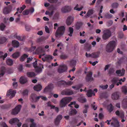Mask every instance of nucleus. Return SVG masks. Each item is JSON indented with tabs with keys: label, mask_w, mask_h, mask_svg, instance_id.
I'll return each mask as SVG.
<instances>
[{
	"label": "nucleus",
	"mask_w": 127,
	"mask_h": 127,
	"mask_svg": "<svg viewBox=\"0 0 127 127\" xmlns=\"http://www.w3.org/2000/svg\"><path fill=\"white\" fill-rule=\"evenodd\" d=\"M42 88V86L40 84H38L33 87V89L35 91H40Z\"/></svg>",
	"instance_id": "26"
},
{
	"label": "nucleus",
	"mask_w": 127,
	"mask_h": 127,
	"mask_svg": "<svg viewBox=\"0 0 127 127\" xmlns=\"http://www.w3.org/2000/svg\"><path fill=\"white\" fill-rule=\"evenodd\" d=\"M93 95L94 96L95 95V93L91 89H89L87 91L86 95L88 97H91Z\"/></svg>",
	"instance_id": "21"
},
{
	"label": "nucleus",
	"mask_w": 127,
	"mask_h": 127,
	"mask_svg": "<svg viewBox=\"0 0 127 127\" xmlns=\"http://www.w3.org/2000/svg\"><path fill=\"white\" fill-rule=\"evenodd\" d=\"M71 10L70 6H65L61 9L63 13H65L70 11Z\"/></svg>",
	"instance_id": "18"
},
{
	"label": "nucleus",
	"mask_w": 127,
	"mask_h": 127,
	"mask_svg": "<svg viewBox=\"0 0 127 127\" xmlns=\"http://www.w3.org/2000/svg\"><path fill=\"white\" fill-rule=\"evenodd\" d=\"M59 16V13L58 12H56L53 17V20H56L58 19Z\"/></svg>",
	"instance_id": "45"
},
{
	"label": "nucleus",
	"mask_w": 127,
	"mask_h": 127,
	"mask_svg": "<svg viewBox=\"0 0 127 127\" xmlns=\"http://www.w3.org/2000/svg\"><path fill=\"white\" fill-rule=\"evenodd\" d=\"M78 100L81 103H84L86 101V99L83 97H80L78 99Z\"/></svg>",
	"instance_id": "39"
},
{
	"label": "nucleus",
	"mask_w": 127,
	"mask_h": 127,
	"mask_svg": "<svg viewBox=\"0 0 127 127\" xmlns=\"http://www.w3.org/2000/svg\"><path fill=\"white\" fill-rule=\"evenodd\" d=\"M122 92L125 94L127 93V88L126 86H123L122 88Z\"/></svg>",
	"instance_id": "54"
},
{
	"label": "nucleus",
	"mask_w": 127,
	"mask_h": 127,
	"mask_svg": "<svg viewBox=\"0 0 127 127\" xmlns=\"http://www.w3.org/2000/svg\"><path fill=\"white\" fill-rule=\"evenodd\" d=\"M44 52V51L42 47L40 46L38 47L36 50L35 53L36 54H39Z\"/></svg>",
	"instance_id": "16"
},
{
	"label": "nucleus",
	"mask_w": 127,
	"mask_h": 127,
	"mask_svg": "<svg viewBox=\"0 0 127 127\" xmlns=\"http://www.w3.org/2000/svg\"><path fill=\"white\" fill-rule=\"evenodd\" d=\"M119 97V93L117 92H116L113 93L111 95V98L113 100L118 99Z\"/></svg>",
	"instance_id": "14"
},
{
	"label": "nucleus",
	"mask_w": 127,
	"mask_h": 127,
	"mask_svg": "<svg viewBox=\"0 0 127 127\" xmlns=\"http://www.w3.org/2000/svg\"><path fill=\"white\" fill-rule=\"evenodd\" d=\"M67 69V66L65 65H63L60 66V67L58 69V72L61 73L65 72Z\"/></svg>",
	"instance_id": "12"
},
{
	"label": "nucleus",
	"mask_w": 127,
	"mask_h": 127,
	"mask_svg": "<svg viewBox=\"0 0 127 127\" xmlns=\"http://www.w3.org/2000/svg\"><path fill=\"white\" fill-rule=\"evenodd\" d=\"M14 36L17 39L19 40L23 41V38H21L20 36H17L16 34Z\"/></svg>",
	"instance_id": "56"
},
{
	"label": "nucleus",
	"mask_w": 127,
	"mask_h": 127,
	"mask_svg": "<svg viewBox=\"0 0 127 127\" xmlns=\"http://www.w3.org/2000/svg\"><path fill=\"white\" fill-rule=\"evenodd\" d=\"M19 81L21 84H24L27 82V78L23 76L20 78Z\"/></svg>",
	"instance_id": "23"
},
{
	"label": "nucleus",
	"mask_w": 127,
	"mask_h": 127,
	"mask_svg": "<svg viewBox=\"0 0 127 127\" xmlns=\"http://www.w3.org/2000/svg\"><path fill=\"white\" fill-rule=\"evenodd\" d=\"M78 6V4H77L76 6L74 8V9L78 11H81L82 9V7L80 8H77V7Z\"/></svg>",
	"instance_id": "57"
},
{
	"label": "nucleus",
	"mask_w": 127,
	"mask_h": 127,
	"mask_svg": "<svg viewBox=\"0 0 127 127\" xmlns=\"http://www.w3.org/2000/svg\"><path fill=\"white\" fill-rule=\"evenodd\" d=\"M48 9L50 10L51 11H54V10L56 9V7L53 6V5H51L49 6L48 8Z\"/></svg>",
	"instance_id": "52"
},
{
	"label": "nucleus",
	"mask_w": 127,
	"mask_h": 127,
	"mask_svg": "<svg viewBox=\"0 0 127 127\" xmlns=\"http://www.w3.org/2000/svg\"><path fill=\"white\" fill-rule=\"evenodd\" d=\"M12 44L13 46L15 48H18L19 46V42L15 40H13L12 42Z\"/></svg>",
	"instance_id": "22"
},
{
	"label": "nucleus",
	"mask_w": 127,
	"mask_h": 127,
	"mask_svg": "<svg viewBox=\"0 0 127 127\" xmlns=\"http://www.w3.org/2000/svg\"><path fill=\"white\" fill-rule=\"evenodd\" d=\"M125 70L124 69H122V70H117L116 71V73L119 76H123L125 73Z\"/></svg>",
	"instance_id": "19"
},
{
	"label": "nucleus",
	"mask_w": 127,
	"mask_h": 127,
	"mask_svg": "<svg viewBox=\"0 0 127 127\" xmlns=\"http://www.w3.org/2000/svg\"><path fill=\"white\" fill-rule=\"evenodd\" d=\"M111 125L113 127H119V122L117 119L115 117L112 118V121L110 123Z\"/></svg>",
	"instance_id": "6"
},
{
	"label": "nucleus",
	"mask_w": 127,
	"mask_h": 127,
	"mask_svg": "<svg viewBox=\"0 0 127 127\" xmlns=\"http://www.w3.org/2000/svg\"><path fill=\"white\" fill-rule=\"evenodd\" d=\"M93 11V10L92 9L89 10L86 15V17L87 18L88 17L92 15L94 13Z\"/></svg>",
	"instance_id": "37"
},
{
	"label": "nucleus",
	"mask_w": 127,
	"mask_h": 127,
	"mask_svg": "<svg viewBox=\"0 0 127 127\" xmlns=\"http://www.w3.org/2000/svg\"><path fill=\"white\" fill-rule=\"evenodd\" d=\"M30 100L32 102H36L38 101L39 99V96H37L36 94L32 93L30 95Z\"/></svg>",
	"instance_id": "7"
},
{
	"label": "nucleus",
	"mask_w": 127,
	"mask_h": 127,
	"mask_svg": "<svg viewBox=\"0 0 127 127\" xmlns=\"http://www.w3.org/2000/svg\"><path fill=\"white\" fill-rule=\"evenodd\" d=\"M65 81L64 80H62L56 83V85L60 87L62 86L65 87Z\"/></svg>",
	"instance_id": "24"
},
{
	"label": "nucleus",
	"mask_w": 127,
	"mask_h": 127,
	"mask_svg": "<svg viewBox=\"0 0 127 127\" xmlns=\"http://www.w3.org/2000/svg\"><path fill=\"white\" fill-rule=\"evenodd\" d=\"M27 76L29 77H33L36 76L35 73L34 72H28L27 73Z\"/></svg>",
	"instance_id": "34"
},
{
	"label": "nucleus",
	"mask_w": 127,
	"mask_h": 127,
	"mask_svg": "<svg viewBox=\"0 0 127 127\" xmlns=\"http://www.w3.org/2000/svg\"><path fill=\"white\" fill-rule=\"evenodd\" d=\"M29 13V11L28 9L25 10L23 12V14L24 15H27Z\"/></svg>",
	"instance_id": "58"
},
{
	"label": "nucleus",
	"mask_w": 127,
	"mask_h": 127,
	"mask_svg": "<svg viewBox=\"0 0 127 127\" xmlns=\"http://www.w3.org/2000/svg\"><path fill=\"white\" fill-rule=\"evenodd\" d=\"M122 105L124 108H127V98L124 99L122 102Z\"/></svg>",
	"instance_id": "38"
},
{
	"label": "nucleus",
	"mask_w": 127,
	"mask_h": 127,
	"mask_svg": "<svg viewBox=\"0 0 127 127\" xmlns=\"http://www.w3.org/2000/svg\"><path fill=\"white\" fill-rule=\"evenodd\" d=\"M92 73L91 72H88L85 78L87 82H89L94 80V79L92 77Z\"/></svg>",
	"instance_id": "9"
},
{
	"label": "nucleus",
	"mask_w": 127,
	"mask_h": 127,
	"mask_svg": "<svg viewBox=\"0 0 127 127\" xmlns=\"http://www.w3.org/2000/svg\"><path fill=\"white\" fill-rule=\"evenodd\" d=\"M31 27L30 26L26 25L25 26L26 30L27 31H29L31 29Z\"/></svg>",
	"instance_id": "63"
},
{
	"label": "nucleus",
	"mask_w": 127,
	"mask_h": 127,
	"mask_svg": "<svg viewBox=\"0 0 127 127\" xmlns=\"http://www.w3.org/2000/svg\"><path fill=\"white\" fill-rule=\"evenodd\" d=\"M29 11V13L30 12L31 14L34 11V9L33 7H31L30 9H28Z\"/></svg>",
	"instance_id": "64"
},
{
	"label": "nucleus",
	"mask_w": 127,
	"mask_h": 127,
	"mask_svg": "<svg viewBox=\"0 0 127 127\" xmlns=\"http://www.w3.org/2000/svg\"><path fill=\"white\" fill-rule=\"evenodd\" d=\"M12 8L11 6L5 7L3 9V13L4 14H8L11 11Z\"/></svg>",
	"instance_id": "15"
},
{
	"label": "nucleus",
	"mask_w": 127,
	"mask_h": 127,
	"mask_svg": "<svg viewBox=\"0 0 127 127\" xmlns=\"http://www.w3.org/2000/svg\"><path fill=\"white\" fill-rule=\"evenodd\" d=\"M108 111L110 112H111L113 110L114 107L111 103H110L108 105L107 108Z\"/></svg>",
	"instance_id": "36"
},
{
	"label": "nucleus",
	"mask_w": 127,
	"mask_h": 127,
	"mask_svg": "<svg viewBox=\"0 0 127 127\" xmlns=\"http://www.w3.org/2000/svg\"><path fill=\"white\" fill-rule=\"evenodd\" d=\"M77 113L76 110L75 109H71L68 112V114L70 116H72L76 114Z\"/></svg>",
	"instance_id": "25"
},
{
	"label": "nucleus",
	"mask_w": 127,
	"mask_h": 127,
	"mask_svg": "<svg viewBox=\"0 0 127 127\" xmlns=\"http://www.w3.org/2000/svg\"><path fill=\"white\" fill-rule=\"evenodd\" d=\"M19 71H21L23 70V65L22 64H20L18 68Z\"/></svg>",
	"instance_id": "59"
},
{
	"label": "nucleus",
	"mask_w": 127,
	"mask_h": 127,
	"mask_svg": "<svg viewBox=\"0 0 127 127\" xmlns=\"http://www.w3.org/2000/svg\"><path fill=\"white\" fill-rule=\"evenodd\" d=\"M37 62V61L36 60L35 62L33 63V66L35 68V71L37 73L41 72L42 71L41 67H42V68H43V66L42 64H40L39 66H38Z\"/></svg>",
	"instance_id": "5"
},
{
	"label": "nucleus",
	"mask_w": 127,
	"mask_h": 127,
	"mask_svg": "<svg viewBox=\"0 0 127 127\" xmlns=\"http://www.w3.org/2000/svg\"><path fill=\"white\" fill-rule=\"evenodd\" d=\"M65 28L64 26H61L58 27L55 33V36L57 37L59 35H62L64 33Z\"/></svg>",
	"instance_id": "4"
},
{
	"label": "nucleus",
	"mask_w": 127,
	"mask_h": 127,
	"mask_svg": "<svg viewBox=\"0 0 127 127\" xmlns=\"http://www.w3.org/2000/svg\"><path fill=\"white\" fill-rule=\"evenodd\" d=\"M6 71V68L4 66H2L1 68L0 77L2 76L5 74Z\"/></svg>",
	"instance_id": "27"
},
{
	"label": "nucleus",
	"mask_w": 127,
	"mask_h": 127,
	"mask_svg": "<svg viewBox=\"0 0 127 127\" xmlns=\"http://www.w3.org/2000/svg\"><path fill=\"white\" fill-rule=\"evenodd\" d=\"M83 86L82 84H80L76 86H72V88L76 90H79L80 88Z\"/></svg>",
	"instance_id": "32"
},
{
	"label": "nucleus",
	"mask_w": 127,
	"mask_h": 127,
	"mask_svg": "<svg viewBox=\"0 0 127 127\" xmlns=\"http://www.w3.org/2000/svg\"><path fill=\"white\" fill-rule=\"evenodd\" d=\"M111 31L107 29L103 31L102 38L104 40H106L109 38L111 36Z\"/></svg>",
	"instance_id": "2"
},
{
	"label": "nucleus",
	"mask_w": 127,
	"mask_h": 127,
	"mask_svg": "<svg viewBox=\"0 0 127 127\" xmlns=\"http://www.w3.org/2000/svg\"><path fill=\"white\" fill-rule=\"evenodd\" d=\"M119 6V4L117 2L113 3L111 5V7L114 9L117 8Z\"/></svg>",
	"instance_id": "42"
},
{
	"label": "nucleus",
	"mask_w": 127,
	"mask_h": 127,
	"mask_svg": "<svg viewBox=\"0 0 127 127\" xmlns=\"http://www.w3.org/2000/svg\"><path fill=\"white\" fill-rule=\"evenodd\" d=\"M127 58L125 57H123L121 58L117 63L119 64H121L122 63L125 62L127 60Z\"/></svg>",
	"instance_id": "30"
},
{
	"label": "nucleus",
	"mask_w": 127,
	"mask_h": 127,
	"mask_svg": "<svg viewBox=\"0 0 127 127\" xmlns=\"http://www.w3.org/2000/svg\"><path fill=\"white\" fill-rule=\"evenodd\" d=\"M68 57L67 55L64 54H62L60 56V58L62 59H67Z\"/></svg>",
	"instance_id": "47"
},
{
	"label": "nucleus",
	"mask_w": 127,
	"mask_h": 127,
	"mask_svg": "<svg viewBox=\"0 0 127 127\" xmlns=\"http://www.w3.org/2000/svg\"><path fill=\"white\" fill-rule=\"evenodd\" d=\"M20 55V53L19 52H16L13 54L12 56L14 59L17 58Z\"/></svg>",
	"instance_id": "44"
},
{
	"label": "nucleus",
	"mask_w": 127,
	"mask_h": 127,
	"mask_svg": "<svg viewBox=\"0 0 127 127\" xmlns=\"http://www.w3.org/2000/svg\"><path fill=\"white\" fill-rule=\"evenodd\" d=\"M108 87V85H101L100 86V87L102 88L103 89H107Z\"/></svg>",
	"instance_id": "61"
},
{
	"label": "nucleus",
	"mask_w": 127,
	"mask_h": 127,
	"mask_svg": "<svg viewBox=\"0 0 127 127\" xmlns=\"http://www.w3.org/2000/svg\"><path fill=\"white\" fill-rule=\"evenodd\" d=\"M116 44V42L112 40L109 42L106 46V51L108 52H112L114 49Z\"/></svg>",
	"instance_id": "1"
},
{
	"label": "nucleus",
	"mask_w": 127,
	"mask_h": 127,
	"mask_svg": "<svg viewBox=\"0 0 127 127\" xmlns=\"http://www.w3.org/2000/svg\"><path fill=\"white\" fill-rule=\"evenodd\" d=\"M53 87V85L52 84H49L44 88V91L45 92L50 91Z\"/></svg>",
	"instance_id": "17"
},
{
	"label": "nucleus",
	"mask_w": 127,
	"mask_h": 127,
	"mask_svg": "<svg viewBox=\"0 0 127 127\" xmlns=\"http://www.w3.org/2000/svg\"><path fill=\"white\" fill-rule=\"evenodd\" d=\"M62 118V116L61 115H59L57 116L55 120V124L56 125H58L59 124Z\"/></svg>",
	"instance_id": "20"
},
{
	"label": "nucleus",
	"mask_w": 127,
	"mask_h": 127,
	"mask_svg": "<svg viewBox=\"0 0 127 127\" xmlns=\"http://www.w3.org/2000/svg\"><path fill=\"white\" fill-rule=\"evenodd\" d=\"M89 106L88 105H85V109L83 111V113H87L88 108Z\"/></svg>",
	"instance_id": "53"
},
{
	"label": "nucleus",
	"mask_w": 127,
	"mask_h": 127,
	"mask_svg": "<svg viewBox=\"0 0 127 127\" xmlns=\"http://www.w3.org/2000/svg\"><path fill=\"white\" fill-rule=\"evenodd\" d=\"M0 108L2 109H7L9 107V106L8 105H4L0 106Z\"/></svg>",
	"instance_id": "48"
},
{
	"label": "nucleus",
	"mask_w": 127,
	"mask_h": 127,
	"mask_svg": "<svg viewBox=\"0 0 127 127\" xmlns=\"http://www.w3.org/2000/svg\"><path fill=\"white\" fill-rule=\"evenodd\" d=\"M73 30L72 28L70 27L69 28V32L70 33L68 34L70 36H72V34L73 32Z\"/></svg>",
	"instance_id": "51"
},
{
	"label": "nucleus",
	"mask_w": 127,
	"mask_h": 127,
	"mask_svg": "<svg viewBox=\"0 0 127 127\" xmlns=\"http://www.w3.org/2000/svg\"><path fill=\"white\" fill-rule=\"evenodd\" d=\"M45 31L46 32L48 33H49L50 31L49 29L48 28L47 26H45Z\"/></svg>",
	"instance_id": "60"
},
{
	"label": "nucleus",
	"mask_w": 127,
	"mask_h": 127,
	"mask_svg": "<svg viewBox=\"0 0 127 127\" xmlns=\"http://www.w3.org/2000/svg\"><path fill=\"white\" fill-rule=\"evenodd\" d=\"M74 105L75 107L76 108H78L79 107V105L76 103V102L75 101L71 102L70 104H68V106H70L71 108H72L73 107L71 105Z\"/></svg>",
	"instance_id": "33"
},
{
	"label": "nucleus",
	"mask_w": 127,
	"mask_h": 127,
	"mask_svg": "<svg viewBox=\"0 0 127 127\" xmlns=\"http://www.w3.org/2000/svg\"><path fill=\"white\" fill-rule=\"evenodd\" d=\"M114 71V70L113 68H110L108 71V73L110 75L112 74Z\"/></svg>",
	"instance_id": "55"
},
{
	"label": "nucleus",
	"mask_w": 127,
	"mask_h": 127,
	"mask_svg": "<svg viewBox=\"0 0 127 127\" xmlns=\"http://www.w3.org/2000/svg\"><path fill=\"white\" fill-rule=\"evenodd\" d=\"M28 56L26 54H24L22 55L20 58V60L21 62L23 61L25 59L28 57Z\"/></svg>",
	"instance_id": "43"
},
{
	"label": "nucleus",
	"mask_w": 127,
	"mask_h": 127,
	"mask_svg": "<svg viewBox=\"0 0 127 127\" xmlns=\"http://www.w3.org/2000/svg\"><path fill=\"white\" fill-rule=\"evenodd\" d=\"M6 62L7 65L10 66L12 65L13 64V60L10 59H7L6 60Z\"/></svg>",
	"instance_id": "31"
},
{
	"label": "nucleus",
	"mask_w": 127,
	"mask_h": 127,
	"mask_svg": "<svg viewBox=\"0 0 127 127\" xmlns=\"http://www.w3.org/2000/svg\"><path fill=\"white\" fill-rule=\"evenodd\" d=\"M73 94V92L72 90H68L64 91V93L63 94L67 95H70Z\"/></svg>",
	"instance_id": "41"
},
{
	"label": "nucleus",
	"mask_w": 127,
	"mask_h": 127,
	"mask_svg": "<svg viewBox=\"0 0 127 127\" xmlns=\"http://www.w3.org/2000/svg\"><path fill=\"white\" fill-rule=\"evenodd\" d=\"M74 18L71 16L68 17L66 21V23L67 25L69 26L71 24L74 20Z\"/></svg>",
	"instance_id": "13"
},
{
	"label": "nucleus",
	"mask_w": 127,
	"mask_h": 127,
	"mask_svg": "<svg viewBox=\"0 0 127 127\" xmlns=\"http://www.w3.org/2000/svg\"><path fill=\"white\" fill-rule=\"evenodd\" d=\"M105 17L106 18L110 19L112 17V15L108 13H106L104 15Z\"/></svg>",
	"instance_id": "49"
},
{
	"label": "nucleus",
	"mask_w": 127,
	"mask_h": 127,
	"mask_svg": "<svg viewBox=\"0 0 127 127\" xmlns=\"http://www.w3.org/2000/svg\"><path fill=\"white\" fill-rule=\"evenodd\" d=\"M6 27L5 25L3 23H1L0 25V30L1 31H3Z\"/></svg>",
	"instance_id": "50"
},
{
	"label": "nucleus",
	"mask_w": 127,
	"mask_h": 127,
	"mask_svg": "<svg viewBox=\"0 0 127 127\" xmlns=\"http://www.w3.org/2000/svg\"><path fill=\"white\" fill-rule=\"evenodd\" d=\"M69 65L72 67H75L76 64V61L75 60H72L69 62Z\"/></svg>",
	"instance_id": "29"
},
{
	"label": "nucleus",
	"mask_w": 127,
	"mask_h": 127,
	"mask_svg": "<svg viewBox=\"0 0 127 127\" xmlns=\"http://www.w3.org/2000/svg\"><path fill=\"white\" fill-rule=\"evenodd\" d=\"M100 54V52L99 51L93 53L92 54V58H97L99 57Z\"/></svg>",
	"instance_id": "28"
},
{
	"label": "nucleus",
	"mask_w": 127,
	"mask_h": 127,
	"mask_svg": "<svg viewBox=\"0 0 127 127\" xmlns=\"http://www.w3.org/2000/svg\"><path fill=\"white\" fill-rule=\"evenodd\" d=\"M7 40V39L4 37H2L0 38V44H3Z\"/></svg>",
	"instance_id": "35"
},
{
	"label": "nucleus",
	"mask_w": 127,
	"mask_h": 127,
	"mask_svg": "<svg viewBox=\"0 0 127 127\" xmlns=\"http://www.w3.org/2000/svg\"><path fill=\"white\" fill-rule=\"evenodd\" d=\"M21 107V105H18L14 109L12 110V114L13 115L17 114L20 111Z\"/></svg>",
	"instance_id": "10"
},
{
	"label": "nucleus",
	"mask_w": 127,
	"mask_h": 127,
	"mask_svg": "<svg viewBox=\"0 0 127 127\" xmlns=\"http://www.w3.org/2000/svg\"><path fill=\"white\" fill-rule=\"evenodd\" d=\"M30 121L32 123L30 125V127H36V124L35 123L33 122L34 120L33 119H30Z\"/></svg>",
	"instance_id": "46"
},
{
	"label": "nucleus",
	"mask_w": 127,
	"mask_h": 127,
	"mask_svg": "<svg viewBox=\"0 0 127 127\" xmlns=\"http://www.w3.org/2000/svg\"><path fill=\"white\" fill-rule=\"evenodd\" d=\"M119 81V79L118 77H115L113 78L111 80V82L112 83L115 85L117 82Z\"/></svg>",
	"instance_id": "40"
},
{
	"label": "nucleus",
	"mask_w": 127,
	"mask_h": 127,
	"mask_svg": "<svg viewBox=\"0 0 127 127\" xmlns=\"http://www.w3.org/2000/svg\"><path fill=\"white\" fill-rule=\"evenodd\" d=\"M72 98L71 97H65L63 98L60 102V107H65L66 105L71 100Z\"/></svg>",
	"instance_id": "3"
},
{
	"label": "nucleus",
	"mask_w": 127,
	"mask_h": 127,
	"mask_svg": "<svg viewBox=\"0 0 127 127\" xmlns=\"http://www.w3.org/2000/svg\"><path fill=\"white\" fill-rule=\"evenodd\" d=\"M19 120L16 118H13L11 119L9 121V123L11 124L14 123H17V125L18 127H20L22 125L21 122L19 123Z\"/></svg>",
	"instance_id": "8"
},
{
	"label": "nucleus",
	"mask_w": 127,
	"mask_h": 127,
	"mask_svg": "<svg viewBox=\"0 0 127 127\" xmlns=\"http://www.w3.org/2000/svg\"><path fill=\"white\" fill-rule=\"evenodd\" d=\"M7 56V54L6 53L4 54V56H3V55L1 56H0V58H3V60H4L5 59Z\"/></svg>",
	"instance_id": "62"
},
{
	"label": "nucleus",
	"mask_w": 127,
	"mask_h": 127,
	"mask_svg": "<svg viewBox=\"0 0 127 127\" xmlns=\"http://www.w3.org/2000/svg\"><path fill=\"white\" fill-rule=\"evenodd\" d=\"M16 93V91H13L12 89H10L7 91L6 95L7 96H9L11 95L10 97L12 98L15 96Z\"/></svg>",
	"instance_id": "11"
}]
</instances>
